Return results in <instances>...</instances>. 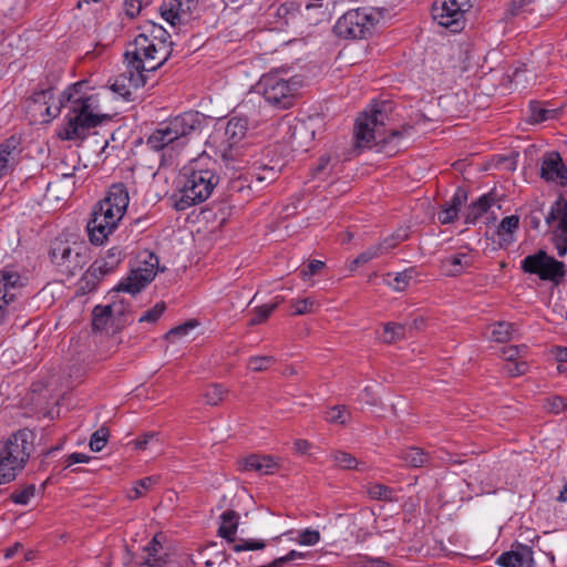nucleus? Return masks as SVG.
Instances as JSON below:
<instances>
[{
	"instance_id": "40",
	"label": "nucleus",
	"mask_w": 567,
	"mask_h": 567,
	"mask_svg": "<svg viewBox=\"0 0 567 567\" xmlns=\"http://www.w3.org/2000/svg\"><path fill=\"white\" fill-rule=\"evenodd\" d=\"M415 275V268L411 267L401 272H396L393 281L386 280V284L396 291H404Z\"/></svg>"
},
{
	"instance_id": "32",
	"label": "nucleus",
	"mask_w": 567,
	"mask_h": 567,
	"mask_svg": "<svg viewBox=\"0 0 567 567\" xmlns=\"http://www.w3.org/2000/svg\"><path fill=\"white\" fill-rule=\"evenodd\" d=\"M113 315V308L107 306H95L92 311V329L94 332H102L105 330Z\"/></svg>"
},
{
	"instance_id": "53",
	"label": "nucleus",
	"mask_w": 567,
	"mask_h": 567,
	"mask_svg": "<svg viewBox=\"0 0 567 567\" xmlns=\"http://www.w3.org/2000/svg\"><path fill=\"white\" fill-rule=\"evenodd\" d=\"M550 113V110L542 107L538 103H532L529 106L528 122L532 124L544 122L548 118Z\"/></svg>"
},
{
	"instance_id": "43",
	"label": "nucleus",
	"mask_w": 567,
	"mask_h": 567,
	"mask_svg": "<svg viewBox=\"0 0 567 567\" xmlns=\"http://www.w3.org/2000/svg\"><path fill=\"white\" fill-rule=\"evenodd\" d=\"M512 337V324L505 321H499L493 324L491 339L495 342H507Z\"/></svg>"
},
{
	"instance_id": "21",
	"label": "nucleus",
	"mask_w": 567,
	"mask_h": 567,
	"mask_svg": "<svg viewBox=\"0 0 567 567\" xmlns=\"http://www.w3.org/2000/svg\"><path fill=\"white\" fill-rule=\"evenodd\" d=\"M316 2H309L305 6V17L311 24H318L322 21H328L331 18V6L334 10L337 6L341 4L343 0H330L323 3V0H315Z\"/></svg>"
},
{
	"instance_id": "61",
	"label": "nucleus",
	"mask_w": 567,
	"mask_h": 567,
	"mask_svg": "<svg viewBox=\"0 0 567 567\" xmlns=\"http://www.w3.org/2000/svg\"><path fill=\"white\" fill-rule=\"evenodd\" d=\"M504 370L509 377H518L527 372L528 364L525 361H513L506 363Z\"/></svg>"
},
{
	"instance_id": "10",
	"label": "nucleus",
	"mask_w": 567,
	"mask_h": 567,
	"mask_svg": "<svg viewBox=\"0 0 567 567\" xmlns=\"http://www.w3.org/2000/svg\"><path fill=\"white\" fill-rule=\"evenodd\" d=\"M248 128L246 118L234 116L228 120L225 130V146L221 156L225 161H236L241 156V150L237 144L245 137Z\"/></svg>"
},
{
	"instance_id": "58",
	"label": "nucleus",
	"mask_w": 567,
	"mask_h": 567,
	"mask_svg": "<svg viewBox=\"0 0 567 567\" xmlns=\"http://www.w3.org/2000/svg\"><path fill=\"white\" fill-rule=\"evenodd\" d=\"M320 540V533L316 529H303L299 533L298 543L303 546H313Z\"/></svg>"
},
{
	"instance_id": "31",
	"label": "nucleus",
	"mask_w": 567,
	"mask_h": 567,
	"mask_svg": "<svg viewBox=\"0 0 567 567\" xmlns=\"http://www.w3.org/2000/svg\"><path fill=\"white\" fill-rule=\"evenodd\" d=\"M492 204L493 199L489 197V195L481 196L468 207L465 215V223L475 224L476 220L491 208Z\"/></svg>"
},
{
	"instance_id": "56",
	"label": "nucleus",
	"mask_w": 567,
	"mask_h": 567,
	"mask_svg": "<svg viewBox=\"0 0 567 567\" xmlns=\"http://www.w3.org/2000/svg\"><path fill=\"white\" fill-rule=\"evenodd\" d=\"M274 362V357H251L248 361V368L254 372H261L267 370Z\"/></svg>"
},
{
	"instance_id": "52",
	"label": "nucleus",
	"mask_w": 567,
	"mask_h": 567,
	"mask_svg": "<svg viewBox=\"0 0 567 567\" xmlns=\"http://www.w3.org/2000/svg\"><path fill=\"white\" fill-rule=\"evenodd\" d=\"M527 352V347L525 344L522 346H509L502 349V357L508 363L513 361H517L519 358L525 355Z\"/></svg>"
},
{
	"instance_id": "44",
	"label": "nucleus",
	"mask_w": 567,
	"mask_h": 567,
	"mask_svg": "<svg viewBox=\"0 0 567 567\" xmlns=\"http://www.w3.org/2000/svg\"><path fill=\"white\" fill-rule=\"evenodd\" d=\"M281 301H282V299H279L274 303H267V305L257 307L255 309V317L250 319L249 324L256 326V324H260L264 321H266L269 318V316L276 310V308L278 307V305Z\"/></svg>"
},
{
	"instance_id": "16",
	"label": "nucleus",
	"mask_w": 567,
	"mask_h": 567,
	"mask_svg": "<svg viewBox=\"0 0 567 567\" xmlns=\"http://www.w3.org/2000/svg\"><path fill=\"white\" fill-rule=\"evenodd\" d=\"M509 551H504L496 559L502 567H534L533 549L530 546L517 544Z\"/></svg>"
},
{
	"instance_id": "49",
	"label": "nucleus",
	"mask_w": 567,
	"mask_h": 567,
	"mask_svg": "<svg viewBox=\"0 0 567 567\" xmlns=\"http://www.w3.org/2000/svg\"><path fill=\"white\" fill-rule=\"evenodd\" d=\"M159 481L158 476H147L136 482L135 487L133 488L134 494L130 495L131 499H136L144 495V493L151 489L155 484Z\"/></svg>"
},
{
	"instance_id": "2",
	"label": "nucleus",
	"mask_w": 567,
	"mask_h": 567,
	"mask_svg": "<svg viewBox=\"0 0 567 567\" xmlns=\"http://www.w3.org/2000/svg\"><path fill=\"white\" fill-rule=\"evenodd\" d=\"M390 105L385 102L374 104L370 111L364 112L355 121L354 126V150H362L374 146L378 152L392 156L399 152V142L412 130V126H404L402 130H385L389 121L388 110Z\"/></svg>"
},
{
	"instance_id": "15",
	"label": "nucleus",
	"mask_w": 567,
	"mask_h": 567,
	"mask_svg": "<svg viewBox=\"0 0 567 567\" xmlns=\"http://www.w3.org/2000/svg\"><path fill=\"white\" fill-rule=\"evenodd\" d=\"M540 177L560 186L567 185V166L557 152L546 153L542 161Z\"/></svg>"
},
{
	"instance_id": "8",
	"label": "nucleus",
	"mask_w": 567,
	"mask_h": 567,
	"mask_svg": "<svg viewBox=\"0 0 567 567\" xmlns=\"http://www.w3.org/2000/svg\"><path fill=\"white\" fill-rule=\"evenodd\" d=\"M520 268L526 274L537 275L540 280L551 281L556 285L566 275L565 264L547 255L544 250L526 256L522 260Z\"/></svg>"
},
{
	"instance_id": "48",
	"label": "nucleus",
	"mask_w": 567,
	"mask_h": 567,
	"mask_svg": "<svg viewBox=\"0 0 567 567\" xmlns=\"http://www.w3.org/2000/svg\"><path fill=\"white\" fill-rule=\"evenodd\" d=\"M162 17L172 25H176L182 21L184 13L176 7V0L169 2V7L166 4L162 7Z\"/></svg>"
},
{
	"instance_id": "42",
	"label": "nucleus",
	"mask_w": 567,
	"mask_h": 567,
	"mask_svg": "<svg viewBox=\"0 0 567 567\" xmlns=\"http://www.w3.org/2000/svg\"><path fill=\"white\" fill-rule=\"evenodd\" d=\"M227 390L220 384H210L205 388L203 396L205 402L212 406L218 405L225 398Z\"/></svg>"
},
{
	"instance_id": "29",
	"label": "nucleus",
	"mask_w": 567,
	"mask_h": 567,
	"mask_svg": "<svg viewBox=\"0 0 567 567\" xmlns=\"http://www.w3.org/2000/svg\"><path fill=\"white\" fill-rule=\"evenodd\" d=\"M176 142L165 123H162L147 138V146L153 151H162L167 145Z\"/></svg>"
},
{
	"instance_id": "34",
	"label": "nucleus",
	"mask_w": 567,
	"mask_h": 567,
	"mask_svg": "<svg viewBox=\"0 0 567 567\" xmlns=\"http://www.w3.org/2000/svg\"><path fill=\"white\" fill-rule=\"evenodd\" d=\"M85 261V248H73L72 257L68 258L62 267H64V271L68 275L74 276L79 270L83 268Z\"/></svg>"
},
{
	"instance_id": "4",
	"label": "nucleus",
	"mask_w": 567,
	"mask_h": 567,
	"mask_svg": "<svg viewBox=\"0 0 567 567\" xmlns=\"http://www.w3.org/2000/svg\"><path fill=\"white\" fill-rule=\"evenodd\" d=\"M34 433L22 429L0 442V484L13 481L33 451Z\"/></svg>"
},
{
	"instance_id": "19",
	"label": "nucleus",
	"mask_w": 567,
	"mask_h": 567,
	"mask_svg": "<svg viewBox=\"0 0 567 567\" xmlns=\"http://www.w3.org/2000/svg\"><path fill=\"white\" fill-rule=\"evenodd\" d=\"M86 229L89 233L90 241L93 245H102L112 234L116 227L111 226V223L106 218H103L102 214L93 209L90 220L87 221Z\"/></svg>"
},
{
	"instance_id": "17",
	"label": "nucleus",
	"mask_w": 567,
	"mask_h": 567,
	"mask_svg": "<svg viewBox=\"0 0 567 567\" xmlns=\"http://www.w3.org/2000/svg\"><path fill=\"white\" fill-rule=\"evenodd\" d=\"M240 471H254L262 475L274 474L279 463L270 455L250 454L238 461Z\"/></svg>"
},
{
	"instance_id": "54",
	"label": "nucleus",
	"mask_w": 567,
	"mask_h": 567,
	"mask_svg": "<svg viewBox=\"0 0 567 567\" xmlns=\"http://www.w3.org/2000/svg\"><path fill=\"white\" fill-rule=\"evenodd\" d=\"M266 547V543L260 539H240L233 546V550L236 553L244 550H260Z\"/></svg>"
},
{
	"instance_id": "38",
	"label": "nucleus",
	"mask_w": 567,
	"mask_h": 567,
	"mask_svg": "<svg viewBox=\"0 0 567 567\" xmlns=\"http://www.w3.org/2000/svg\"><path fill=\"white\" fill-rule=\"evenodd\" d=\"M409 237V231L406 228L399 229L398 231L393 233L389 237L384 238L382 241L377 244L378 248H380V251L382 255L388 254L391 249L396 247L401 241L406 240Z\"/></svg>"
},
{
	"instance_id": "7",
	"label": "nucleus",
	"mask_w": 567,
	"mask_h": 567,
	"mask_svg": "<svg viewBox=\"0 0 567 567\" xmlns=\"http://www.w3.org/2000/svg\"><path fill=\"white\" fill-rule=\"evenodd\" d=\"M383 12L372 7L348 9L333 28L334 33L343 39H365L372 34Z\"/></svg>"
},
{
	"instance_id": "22",
	"label": "nucleus",
	"mask_w": 567,
	"mask_h": 567,
	"mask_svg": "<svg viewBox=\"0 0 567 567\" xmlns=\"http://www.w3.org/2000/svg\"><path fill=\"white\" fill-rule=\"evenodd\" d=\"M122 259V250L117 247H112L106 251L105 256L96 259L91 266L95 267L97 274H100L104 278L105 276L112 274L117 268Z\"/></svg>"
},
{
	"instance_id": "27",
	"label": "nucleus",
	"mask_w": 567,
	"mask_h": 567,
	"mask_svg": "<svg viewBox=\"0 0 567 567\" xmlns=\"http://www.w3.org/2000/svg\"><path fill=\"white\" fill-rule=\"evenodd\" d=\"M162 534H156L152 540L144 547L147 554L144 564L148 567H164L167 563L165 556L159 555L163 546L159 542Z\"/></svg>"
},
{
	"instance_id": "18",
	"label": "nucleus",
	"mask_w": 567,
	"mask_h": 567,
	"mask_svg": "<svg viewBox=\"0 0 567 567\" xmlns=\"http://www.w3.org/2000/svg\"><path fill=\"white\" fill-rule=\"evenodd\" d=\"M155 277L152 269L137 268L131 271L130 276L123 279L116 287V291L128 292L133 296L144 289Z\"/></svg>"
},
{
	"instance_id": "59",
	"label": "nucleus",
	"mask_w": 567,
	"mask_h": 567,
	"mask_svg": "<svg viewBox=\"0 0 567 567\" xmlns=\"http://www.w3.org/2000/svg\"><path fill=\"white\" fill-rule=\"evenodd\" d=\"M165 302H157L152 309L147 310L141 318L140 322H156L165 311Z\"/></svg>"
},
{
	"instance_id": "11",
	"label": "nucleus",
	"mask_w": 567,
	"mask_h": 567,
	"mask_svg": "<svg viewBox=\"0 0 567 567\" xmlns=\"http://www.w3.org/2000/svg\"><path fill=\"white\" fill-rule=\"evenodd\" d=\"M467 12L463 7L452 0H435L432 6V16L439 24L457 32L463 29V16Z\"/></svg>"
},
{
	"instance_id": "55",
	"label": "nucleus",
	"mask_w": 567,
	"mask_h": 567,
	"mask_svg": "<svg viewBox=\"0 0 567 567\" xmlns=\"http://www.w3.org/2000/svg\"><path fill=\"white\" fill-rule=\"evenodd\" d=\"M543 216H545L544 204L536 203L529 215L526 217V221L532 229H538Z\"/></svg>"
},
{
	"instance_id": "46",
	"label": "nucleus",
	"mask_w": 567,
	"mask_h": 567,
	"mask_svg": "<svg viewBox=\"0 0 567 567\" xmlns=\"http://www.w3.org/2000/svg\"><path fill=\"white\" fill-rule=\"evenodd\" d=\"M110 436V431L105 426H101L96 430L90 439V449L93 452H100L106 445Z\"/></svg>"
},
{
	"instance_id": "24",
	"label": "nucleus",
	"mask_w": 567,
	"mask_h": 567,
	"mask_svg": "<svg viewBox=\"0 0 567 567\" xmlns=\"http://www.w3.org/2000/svg\"><path fill=\"white\" fill-rule=\"evenodd\" d=\"M398 457L402 460L406 466L413 468L427 466L431 463V455L417 446L401 450Z\"/></svg>"
},
{
	"instance_id": "13",
	"label": "nucleus",
	"mask_w": 567,
	"mask_h": 567,
	"mask_svg": "<svg viewBox=\"0 0 567 567\" xmlns=\"http://www.w3.org/2000/svg\"><path fill=\"white\" fill-rule=\"evenodd\" d=\"M175 141L199 133L205 124L203 114L196 111L184 112L165 122Z\"/></svg>"
},
{
	"instance_id": "20",
	"label": "nucleus",
	"mask_w": 567,
	"mask_h": 567,
	"mask_svg": "<svg viewBox=\"0 0 567 567\" xmlns=\"http://www.w3.org/2000/svg\"><path fill=\"white\" fill-rule=\"evenodd\" d=\"M21 138L11 135L0 144V172L9 173L18 163L21 153Z\"/></svg>"
},
{
	"instance_id": "1",
	"label": "nucleus",
	"mask_w": 567,
	"mask_h": 567,
	"mask_svg": "<svg viewBox=\"0 0 567 567\" xmlns=\"http://www.w3.org/2000/svg\"><path fill=\"white\" fill-rule=\"evenodd\" d=\"M86 86L85 81H79L63 91L59 101H53L54 87H41L27 101V109L39 115L42 122H49L61 113L62 107H68L65 123L59 130L58 136L63 141L84 140L91 128L101 124L103 117L93 111V96L82 92Z\"/></svg>"
},
{
	"instance_id": "45",
	"label": "nucleus",
	"mask_w": 567,
	"mask_h": 567,
	"mask_svg": "<svg viewBox=\"0 0 567 567\" xmlns=\"http://www.w3.org/2000/svg\"><path fill=\"white\" fill-rule=\"evenodd\" d=\"M350 413L344 405H336L327 411L326 420L330 423L344 425L349 422Z\"/></svg>"
},
{
	"instance_id": "14",
	"label": "nucleus",
	"mask_w": 567,
	"mask_h": 567,
	"mask_svg": "<svg viewBox=\"0 0 567 567\" xmlns=\"http://www.w3.org/2000/svg\"><path fill=\"white\" fill-rule=\"evenodd\" d=\"M145 83L146 79L143 73L127 68L125 72L115 78L111 89L125 101H134V91L144 86Z\"/></svg>"
},
{
	"instance_id": "6",
	"label": "nucleus",
	"mask_w": 567,
	"mask_h": 567,
	"mask_svg": "<svg viewBox=\"0 0 567 567\" xmlns=\"http://www.w3.org/2000/svg\"><path fill=\"white\" fill-rule=\"evenodd\" d=\"M300 86V80L295 76L286 79L279 70L264 74L258 82V89L264 99L279 110H288L293 106Z\"/></svg>"
},
{
	"instance_id": "33",
	"label": "nucleus",
	"mask_w": 567,
	"mask_h": 567,
	"mask_svg": "<svg viewBox=\"0 0 567 567\" xmlns=\"http://www.w3.org/2000/svg\"><path fill=\"white\" fill-rule=\"evenodd\" d=\"M334 465L341 470L363 471L364 463L359 462L352 454L343 451H336L331 454Z\"/></svg>"
},
{
	"instance_id": "37",
	"label": "nucleus",
	"mask_w": 567,
	"mask_h": 567,
	"mask_svg": "<svg viewBox=\"0 0 567 567\" xmlns=\"http://www.w3.org/2000/svg\"><path fill=\"white\" fill-rule=\"evenodd\" d=\"M565 215H567V200L563 195H559L551 205L550 210L543 217L546 224L550 226L556 220L560 221Z\"/></svg>"
},
{
	"instance_id": "57",
	"label": "nucleus",
	"mask_w": 567,
	"mask_h": 567,
	"mask_svg": "<svg viewBox=\"0 0 567 567\" xmlns=\"http://www.w3.org/2000/svg\"><path fill=\"white\" fill-rule=\"evenodd\" d=\"M197 326V322L194 320H189L183 324H179L177 327L172 328L166 334L165 338L167 340H174L175 338H179L183 336H186L189 330L195 328Z\"/></svg>"
},
{
	"instance_id": "9",
	"label": "nucleus",
	"mask_w": 567,
	"mask_h": 567,
	"mask_svg": "<svg viewBox=\"0 0 567 567\" xmlns=\"http://www.w3.org/2000/svg\"><path fill=\"white\" fill-rule=\"evenodd\" d=\"M130 203L128 192L124 184H113L107 195L94 208L106 218L111 226L117 227Z\"/></svg>"
},
{
	"instance_id": "30",
	"label": "nucleus",
	"mask_w": 567,
	"mask_h": 567,
	"mask_svg": "<svg viewBox=\"0 0 567 567\" xmlns=\"http://www.w3.org/2000/svg\"><path fill=\"white\" fill-rule=\"evenodd\" d=\"M73 248L66 240L56 238L50 248L51 261L58 266H63L65 260L72 257Z\"/></svg>"
},
{
	"instance_id": "26",
	"label": "nucleus",
	"mask_w": 567,
	"mask_h": 567,
	"mask_svg": "<svg viewBox=\"0 0 567 567\" xmlns=\"http://www.w3.org/2000/svg\"><path fill=\"white\" fill-rule=\"evenodd\" d=\"M248 174L257 185L262 186L275 182L278 178L279 169L255 162Z\"/></svg>"
},
{
	"instance_id": "28",
	"label": "nucleus",
	"mask_w": 567,
	"mask_h": 567,
	"mask_svg": "<svg viewBox=\"0 0 567 567\" xmlns=\"http://www.w3.org/2000/svg\"><path fill=\"white\" fill-rule=\"evenodd\" d=\"M442 262L449 276H457L472 265V257L465 252H457L444 258Z\"/></svg>"
},
{
	"instance_id": "62",
	"label": "nucleus",
	"mask_w": 567,
	"mask_h": 567,
	"mask_svg": "<svg viewBox=\"0 0 567 567\" xmlns=\"http://www.w3.org/2000/svg\"><path fill=\"white\" fill-rule=\"evenodd\" d=\"M169 37V33L162 25L155 23L151 24V30L147 34L148 40H154V42H167Z\"/></svg>"
},
{
	"instance_id": "3",
	"label": "nucleus",
	"mask_w": 567,
	"mask_h": 567,
	"mask_svg": "<svg viewBox=\"0 0 567 567\" xmlns=\"http://www.w3.org/2000/svg\"><path fill=\"white\" fill-rule=\"evenodd\" d=\"M219 177L215 171L204 167L202 161H195L185 168L183 186L179 197L175 200L177 210H185L194 205L205 202L217 186Z\"/></svg>"
},
{
	"instance_id": "60",
	"label": "nucleus",
	"mask_w": 567,
	"mask_h": 567,
	"mask_svg": "<svg viewBox=\"0 0 567 567\" xmlns=\"http://www.w3.org/2000/svg\"><path fill=\"white\" fill-rule=\"evenodd\" d=\"M303 557H305V554L297 551V550H290L286 556L276 558L270 564L261 565L258 567H284L285 564L290 563L298 558H303Z\"/></svg>"
},
{
	"instance_id": "35",
	"label": "nucleus",
	"mask_w": 567,
	"mask_h": 567,
	"mask_svg": "<svg viewBox=\"0 0 567 567\" xmlns=\"http://www.w3.org/2000/svg\"><path fill=\"white\" fill-rule=\"evenodd\" d=\"M553 240L558 256L564 257L567 254V214L558 221Z\"/></svg>"
},
{
	"instance_id": "36",
	"label": "nucleus",
	"mask_w": 567,
	"mask_h": 567,
	"mask_svg": "<svg viewBox=\"0 0 567 567\" xmlns=\"http://www.w3.org/2000/svg\"><path fill=\"white\" fill-rule=\"evenodd\" d=\"M406 328L403 324L389 322L383 328L381 339L385 343H394L399 340L405 339Z\"/></svg>"
},
{
	"instance_id": "12",
	"label": "nucleus",
	"mask_w": 567,
	"mask_h": 567,
	"mask_svg": "<svg viewBox=\"0 0 567 567\" xmlns=\"http://www.w3.org/2000/svg\"><path fill=\"white\" fill-rule=\"evenodd\" d=\"M23 286L21 276L12 268L0 270V324L8 316L9 305L16 299L17 291Z\"/></svg>"
},
{
	"instance_id": "23",
	"label": "nucleus",
	"mask_w": 567,
	"mask_h": 567,
	"mask_svg": "<svg viewBox=\"0 0 567 567\" xmlns=\"http://www.w3.org/2000/svg\"><path fill=\"white\" fill-rule=\"evenodd\" d=\"M239 525V514L234 509H226L220 515V525L217 534L228 543L235 542V535Z\"/></svg>"
},
{
	"instance_id": "41",
	"label": "nucleus",
	"mask_w": 567,
	"mask_h": 567,
	"mask_svg": "<svg viewBox=\"0 0 567 567\" xmlns=\"http://www.w3.org/2000/svg\"><path fill=\"white\" fill-rule=\"evenodd\" d=\"M367 492H368V495L372 499L385 501V502H393V501H395V498H394V489L389 487V486H386V485L380 484V483L371 484L368 487Z\"/></svg>"
},
{
	"instance_id": "47",
	"label": "nucleus",
	"mask_w": 567,
	"mask_h": 567,
	"mask_svg": "<svg viewBox=\"0 0 567 567\" xmlns=\"http://www.w3.org/2000/svg\"><path fill=\"white\" fill-rule=\"evenodd\" d=\"M382 256L380 248L377 245H372L361 252L350 266V270H354L357 267L369 262L370 260Z\"/></svg>"
},
{
	"instance_id": "51",
	"label": "nucleus",
	"mask_w": 567,
	"mask_h": 567,
	"mask_svg": "<svg viewBox=\"0 0 567 567\" xmlns=\"http://www.w3.org/2000/svg\"><path fill=\"white\" fill-rule=\"evenodd\" d=\"M291 303H292V307L295 308L293 315H296V316L311 313L315 311V308L318 306L317 301L311 298L292 300Z\"/></svg>"
},
{
	"instance_id": "64",
	"label": "nucleus",
	"mask_w": 567,
	"mask_h": 567,
	"mask_svg": "<svg viewBox=\"0 0 567 567\" xmlns=\"http://www.w3.org/2000/svg\"><path fill=\"white\" fill-rule=\"evenodd\" d=\"M547 408L550 412L558 414L567 409V401L563 396L547 399Z\"/></svg>"
},
{
	"instance_id": "50",
	"label": "nucleus",
	"mask_w": 567,
	"mask_h": 567,
	"mask_svg": "<svg viewBox=\"0 0 567 567\" xmlns=\"http://www.w3.org/2000/svg\"><path fill=\"white\" fill-rule=\"evenodd\" d=\"M34 493H35V485L30 484V485H27L21 491L13 492L10 495V499L14 504L27 505L29 503L30 498L34 496Z\"/></svg>"
},
{
	"instance_id": "25",
	"label": "nucleus",
	"mask_w": 567,
	"mask_h": 567,
	"mask_svg": "<svg viewBox=\"0 0 567 567\" xmlns=\"http://www.w3.org/2000/svg\"><path fill=\"white\" fill-rule=\"evenodd\" d=\"M519 227V217L517 215L506 216L502 219L497 227V236L499 237V246L507 247L514 243V234Z\"/></svg>"
},
{
	"instance_id": "5",
	"label": "nucleus",
	"mask_w": 567,
	"mask_h": 567,
	"mask_svg": "<svg viewBox=\"0 0 567 567\" xmlns=\"http://www.w3.org/2000/svg\"><path fill=\"white\" fill-rule=\"evenodd\" d=\"M130 45L133 49H127L124 53L127 68L143 74L161 68L173 51L171 42H154L147 39V33L136 35Z\"/></svg>"
},
{
	"instance_id": "63",
	"label": "nucleus",
	"mask_w": 567,
	"mask_h": 567,
	"mask_svg": "<svg viewBox=\"0 0 567 567\" xmlns=\"http://www.w3.org/2000/svg\"><path fill=\"white\" fill-rule=\"evenodd\" d=\"M467 200V193L464 188L458 187L454 195L452 196L451 200L446 204L454 208L456 212H460V208L463 206V204Z\"/></svg>"
},
{
	"instance_id": "39",
	"label": "nucleus",
	"mask_w": 567,
	"mask_h": 567,
	"mask_svg": "<svg viewBox=\"0 0 567 567\" xmlns=\"http://www.w3.org/2000/svg\"><path fill=\"white\" fill-rule=\"evenodd\" d=\"M102 279L103 277L97 274L95 267L90 266L80 279V289L83 293L91 292L99 286Z\"/></svg>"
}]
</instances>
